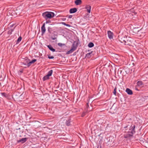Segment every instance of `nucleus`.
<instances>
[{
  "label": "nucleus",
  "mask_w": 148,
  "mask_h": 148,
  "mask_svg": "<svg viewBox=\"0 0 148 148\" xmlns=\"http://www.w3.org/2000/svg\"><path fill=\"white\" fill-rule=\"evenodd\" d=\"M130 38L127 37L123 35L119 36V41L122 43H124L125 45H129L131 42Z\"/></svg>",
  "instance_id": "1"
},
{
  "label": "nucleus",
  "mask_w": 148,
  "mask_h": 148,
  "mask_svg": "<svg viewBox=\"0 0 148 148\" xmlns=\"http://www.w3.org/2000/svg\"><path fill=\"white\" fill-rule=\"evenodd\" d=\"M43 16L46 19L47 18H50L53 17L54 16V14L52 12H45L42 14Z\"/></svg>",
  "instance_id": "2"
},
{
  "label": "nucleus",
  "mask_w": 148,
  "mask_h": 148,
  "mask_svg": "<svg viewBox=\"0 0 148 148\" xmlns=\"http://www.w3.org/2000/svg\"><path fill=\"white\" fill-rule=\"evenodd\" d=\"M53 73V70H50L48 73V74L47 75L43 77V80L44 81H45L48 79L49 78V77L51 76L52 74Z\"/></svg>",
  "instance_id": "3"
},
{
  "label": "nucleus",
  "mask_w": 148,
  "mask_h": 148,
  "mask_svg": "<svg viewBox=\"0 0 148 148\" xmlns=\"http://www.w3.org/2000/svg\"><path fill=\"white\" fill-rule=\"evenodd\" d=\"M108 36L109 38L110 39H112L113 38V33L110 31L108 32Z\"/></svg>",
  "instance_id": "4"
},
{
  "label": "nucleus",
  "mask_w": 148,
  "mask_h": 148,
  "mask_svg": "<svg viewBox=\"0 0 148 148\" xmlns=\"http://www.w3.org/2000/svg\"><path fill=\"white\" fill-rule=\"evenodd\" d=\"M135 127V126L134 125L133 127H132V128L130 129V131L129 132H131V134H130L129 135L130 136H132L134 132L135 131L134 130V129Z\"/></svg>",
  "instance_id": "5"
},
{
  "label": "nucleus",
  "mask_w": 148,
  "mask_h": 148,
  "mask_svg": "<svg viewBox=\"0 0 148 148\" xmlns=\"http://www.w3.org/2000/svg\"><path fill=\"white\" fill-rule=\"evenodd\" d=\"M45 24L44 23L41 27V32L42 34L44 33L46 31V29L45 27Z\"/></svg>",
  "instance_id": "6"
},
{
  "label": "nucleus",
  "mask_w": 148,
  "mask_h": 148,
  "mask_svg": "<svg viewBox=\"0 0 148 148\" xmlns=\"http://www.w3.org/2000/svg\"><path fill=\"white\" fill-rule=\"evenodd\" d=\"M91 8V6L89 5H86V8L87 9V12L89 13L90 12Z\"/></svg>",
  "instance_id": "7"
},
{
  "label": "nucleus",
  "mask_w": 148,
  "mask_h": 148,
  "mask_svg": "<svg viewBox=\"0 0 148 148\" xmlns=\"http://www.w3.org/2000/svg\"><path fill=\"white\" fill-rule=\"evenodd\" d=\"M75 3L76 5H78L82 4V1L81 0H76L75 1Z\"/></svg>",
  "instance_id": "8"
},
{
  "label": "nucleus",
  "mask_w": 148,
  "mask_h": 148,
  "mask_svg": "<svg viewBox=\"0 0 148 148\" xmlns=\"http://www.w3.org/2000/svg\"><path fill=\"white\" fill-rule=\"evenodd\" d=\"M77 11V9L75 8L71 9L69 12L70 13H73Z\"/></svg>",
  "instance_id": "9"
},
{
  "label": "nucleus",
  "mask_w": 148,
  "mask_h": 148,
  "mask_svg": "<svg viewBox=\"0 0 148 148\" xmlns=\"http://www.w3.org/2000/svg\"><path fill=\"white\" fill-rule=\"evenodd\" d=\"M27 140V138H22L20 140L18 141V143L21 142L22 143H23L25 142Z\"/></svg>",
  "instance_id": "10"
},
{
  "label": "nucleus",
  "mask_w": 148,
  "mask_h": 148,
  "mask_svg": "<svg viewBox=\"0 0 148 148\" xmlns=\"http://www.w3.org/2000/svg\"><path fill=\"white\" fill-rule=\"evenodd\" d=\"M36 61V59H34L32 60L29 63L27 64V66H29L32 63H34Z\"/></svg>",
  "instance_id": "11"
},
{
  "label": "nucleus",
  "mask_w": 148,
  "mask_h": 148,
  "mask_svg": "<svg viewBox=\"0 0 148 148\" xmlns=\"http://www.w3.org/2000/svg\"><path fill=\"white\" fill-rule=\"evenodd\" d=\"M126 91L127 93L129 95H132V90L129 88H127Z\"/></svg>",
  "instance_id": "12"
},
{
  "label": "nucleus",
  "mask_w": 148,
  "mask_h": 148,
  "mask_svg": "<svg viewBox=\"0 0 148 148\" xmlns=\"http://www.w3.org/2000/svg\"><path fill=\"white\" fill-rule=\"evenodd\" d=\"M47 47L52 52H54L55 51V49H53L51 45H48L47 46Z\"/></svg>",
  "instance_id": "13"
},
{
  "label": "nucleus",
  "mask_w": 148,
  "mask_h": 148,
  "mask_svg": "<svg viewBox=\"0 0 148 148\" xmlns=\"http://www.w3.org/2000/svg\"><path fill=\"white\" fill-rule=\"evenodd\" d=\"M138 28H134L133 29V32H134L135 33H136V31L139 33L138 34H140V32H139L138 30H137Z\"/></svg>",
  "instance_id": "14"
},
{
  "label": "nucleus",
  "mask_w": 148,
  "mask_h": 148,
  "mask_svg": "<svg viewBox=\"0 0 148 148\" xmlns=\"http://www.w3.org/2000/svg\"><path fill=\"white\" fill-rule=\"evenodd\" d=\"M94 45V44L93 43L90 42L88 44V46L89 47H93Z\"/></svg>",
  "instance_id": "15"
},
{
  "label": "nucleus",
  "mask_w": 148,
  "mask_h": 148,
  "mask_svg": "<svg viewBox=\"0 0 148 148\" xmlns=\"http://www.w3.org/2000/svg\"><path fill=\"white\" fill-rule=\"evenodd\" d=\"M143 84V82L141 81H138L137 82V85L139 86H141Z\"/></svg>",
  "instance_id": "16"
},
{
  "label": "nucleus",
  "mask_w": 148,
  "mask_h": 148,
  "mask_svg": "<svg viewBox=\"0 0 148 148\" xmlns=\"http://www.w3.org/2000/svg\"><path fill=\"white\" fill-rule=\"evenodd\" d=\"M92 53V52H91L87 53L86 55V56L88 58H90L91 56V54Z\"/></svg>",
  "instance_id": "17"
},
{
  "label": "nucleus",
  "mask_w": 148,
  "mask_h": 148,
  "mask_svg": "<svg viewBox=\"0 0 148 148\" xmlns=\"http://www.w3.org/2000/svg\"><path fill=\"white\" fill-rule=\"evenodd\" d=\"M22 38L21 37H19L17 39V40L16 41V44H18L19 43L21 40Z\"/></svg>",
  "instance_id": "18"
},
{
  "label": "nucleus",
  "mask_w": 148,
  "mask_h": 148,
  "mask_svg": "<svg viewBox=\"0 0 148 148\" xmlns=\"http://www.w3.org/2000/svg\"><path fill=\"white\" fill-rule=\"evenodd\" d=\"M66 124L67 126H69L71 125L70 120H68L66 121Z\"/></svg>",
  "instance_id": "19"
},
{
  "label": "nucleus",
  "mask_w": 148,
  "mask_h": 148,
  "mask_svg": "<svg viewBox=\"0 0 148 148\" xmlns=\"http://www.w3.org/2000/svg\"><path fill=\"white\" fill-rule=\"evenodd\" d=\"M76 47L73 44L72 46L71 49L73 50L74 51H75L76 49Z\"/></svg>",
  "instance_id": "20"
},
{
  "label": "nucleus",
  "mask_w": 148,
  "mask_h": 148,
  "mask_svg": "<svg viewBox=\"0 0 148 148\" xmlns=\"http://www.w3.org/2000/svg\"><path fill=\"white\" fill-rule=\"evenodd\" d=\"M62 24H63L64 25H66L67 27H71V26L70 25H69V24H66L65 23L62 22Z\"/></svg>",
  "instance_id": "21"
},
{
  "label": "nucleus",
  "mask_w": 148,
  "mask_h": 148,
  "mask_svg": "<svg viewBox=\"0 0 148 148\" xmlns=\"http://www.w3.org/2000/svg\"><path fill=\"white\" fill-rule=\"evenodd\" d=\"M116 87H115L114 89V91L113 92V93H114V94L115 95H116Z\"/></svg>",
  "instance_id": "22"
},
{
  "label": "nucleus",
  "mask_w": 148,
  "mask_h": 148,
  "mask_svg": "<svg viewBox=\"0 0 148 148\" xmlns=\"http://www.w3.org/2000/svg\"><path fill=\"white\" fill-rule=\"evenodd\" d=\"M58 46H60V47H62V46L64 45V44H62L61 43H58Z\"/></svg>",
  "instance_id": "23"
},
{
  "label": "nucleus",
  "mask_w": 148,
  "mask_h": 148,
  "mask_svg": "<svg viewBox=\"0 0 148 148\" xmlns=\"http://www.w3.org/2000/svg\"><path fill=\"white\" fill-rule=\"evenodd\" d=\"M72 53V51L71 50H70L67 52L66 54H69L71 53Z\"/></svg>",
  "instance_id": "24"
},
{
  "label": "nucleus",
  "mask_w": 148,
  "mask_h": 148,
  "mask_svg": "<svg viewBox=\"0 0 148 148\" xmlns=\"http://www.w3.org/2000/svg\"><path fill=\"white\" fill-rule=\"evenodd\" d=\"M48 58L49 59H53L54 58V57L53 56H48Z\"/></svg>",
  "instance_id": "25"
},
{
  "label": "nucleus",
  "mask_w": 148,
  "mask_h": 148,
  "mask_svg": "<svg viewBox=\"0 0 148 148\" xmlns=\"http://www.w3.org/2000/svg\"><path fill=\"white\" fill-rule=\"evenodd\" d=\"M1 94L2 95L4 96V97H5L6 96V94L5 93H1Z\"/></svg>",
  "instance_id": "26"
},
{
  "label": "nucleus",
  "mask_w": 148,
  "mask_h": 148,
  "mask_svg": "<svg viewBox=\"0 0 148 148\" xmlns=\"http://www.w3.org/2000/svg\"><path fill=\"white\" fill-rule=\"evenodd\" d=\"M72 17V15H69L68 17L69 18H71Z\"/></svg>",
  "instance_id": "27"
},
{
  "label": "nucleus",
  "mask_w": 148,
  "mask_h": 148,
  "mask_svg": "<svg viewBox=\"0 0 148 148\" xmlns=\"http://www.w3.org/2000/svg\"><path fill=\"white\" fill-rule=\"evenodd\" d=\"M85 115V114L84 113H83L82 115V116H84V115Z\"/></svg>",
  "instance_id": "28"
},
{
  "label": "nucleus",
  "mask_w": 148,
  "mask_h": 148,
  "mask_svg": "<svg viewBox=\"0 0 148 148\" xmlns=\"http://www.w3.org/2000/svg\"><path fill=\"white\" fill-rule=\"evenodd\" d=\"M70 50L72 51V52L74 51L72 49H71Z\"/></svg>",
  "instance_id": "29"
},
{
  "label": "nucleus",
  "mask_w": 148,
  "mask_h": 148,
  "mask_svg": "<svg viewBox=\"0 0 148 148\" xmlns=\"http://www.w3.org/2000/svg\"><path fill=\"white\" fill-rule=\"evenodd\" d=\"M144 36V33L143 34V35L142 36Z\"/></svg>",
  "instance_id": "30"
},
{
  "label": "nucleus",
  "mask_w": 148,
  "mask_h": 148,
  "mask_svg": "<svg viewBox=\"0 0 148 148\" xmlns=\"http://www.w3.org/2000/svg\"><path fill=\"white\" fill-rule=\"evenodd\" d=\"M46 23H48V22H47H47H46Z\"/></svg>",
  "instance_id": "31"
}]
</instances>
